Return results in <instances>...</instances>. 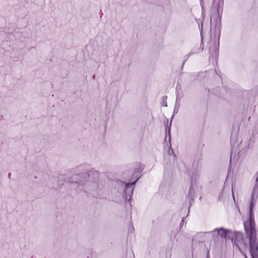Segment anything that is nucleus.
<instances>
[{
	"label": "nucleus",
	"instance_id": "19",
	"mask_svg": "<svg viewBox=\"0 0 258 258\" xmlns=\"http://www.w3.org/2000/svg\"><path fill=\"white\" fill-rule=\"evenodd\" d=\"M170 128H169L168 129V133H169V138H170Z\"/></svg>",
	"mask_w": 258,
	"mask_h": 258
},
{
	"label": "nucleus",
	"instance_id": "13",
	"mask_svg": "<svg viewBox=\"0 0 258 258\" xmlns=\"http://www.w3.org/2000/svg\"><path fill=\"white\" fill-rule=\"evenodd\" d=\"M255 196H256V194H254V192H252V194H251V198H250V202H252V203H254V197H255Z\"/></svg>",
	"mask_w": 258,
	"mask_h": 258
},
{
	"label": "nucleus",
	"instance_id": "4",
	"mask_svg": "<svg viewBox=\"0 0 258 258\" xmlns=\"http://www.w3.org/2000/svg\"><path fill=\"white\" fill-rule=\"evenodd\" d=\"M215 232H217V235H220L222 238H224L225 240L227 239L228 234L232 232V231L230 230L225 229L223 227L215 228L212 231H211V232L213 233ZM208 233H211V232H208Z\"/></svg>",
	"mask_w": 258,
	"mask_h": 258
},
{
	"label": "nucleus",
	"instance_id": "21",
	"mask_svg": "<svg viewBox=\"0 0 258 258\" xmlns=\"http://www.w3.org/2000/svg\"><path fill=\"white\" fill-rule=\"evenodd\" d=\"M243 255L245 258H248V257L246 256V255L245 253H244Z\"/></svg>",
	"mask_w": 258,
	"mask_h": 258
},
{
	"label": "nucleus",
	"instance_id": "5",
	"mask_svg": "<svg viewBox=\"0 0 258 258\" xmlns=\"http://www.w3.org/2000/svg\"><path fill=\"white\" fill-rule=\"evenodd\" d=\"M195 183L196 182L194 180H191L190 186L189 188L188 195H187L190 204H191V202H194L195 191L196 190L194 189V185L193 184H195Z\"/></svg>",
	"mask_w": 258,
	"mask_h": 258
},
{
	"label": "nucleus",
	"instance_id": "1",
	"mask_svg": "<svg viewBox=\"0 0 258 258\" xmlns=\"http://www.w3.org/2000/svg\"><path fill=\"white\" fill-rule=\"evenodd\" d=\"M139 179L140 178H137L135 181L130 182H124L119 179H118L117 181V183L120 184L121 187L123 188L122 196L124 198L126 203L129 204L131 206H132L131 200L134 190L136 183Z\"/></svg>",
	"mask_w": 258,
	"mask_h": 258
},
{
	"label": "nucleus",
	"instance_id": "9",
	"mask_svg": "<svg viewBox=\"0 0 258 258\" xmlns=\"http://www.w3.org/2000/svg\"><path fill=\"white\" fill-rule=\"evenodd\" d=\"M191 180H194L195 184H194V189L197 190L200 189L201 187L199 186V178H191Z\"/></svg>",
	"mask_w": 258,
	"mask_h": 258
},
{
	"label": "nucleus",
	"instance_id": "8",
	"mask_svg": "<svg viewBox=\"0 0 258 258\" xmlns=\"http://www.w3.org/2000/svg\"><path fill=\"white\" fill-rule=\"evenodd\" d=\"M220 4H221V5H223V2H222L221 0H214V6L215 8H216L218 12H219L220 9Z\"/></svg>",
	"mask_w": 258,
	"mask_h": 258
},
{
	"label": "nucleus",
	"instance_id": "18",
	"mask_svg": "<svg viewBox=\"0 0 258 258\" xmlns=\"http://www.w3.org/2000/svg\"><path fill=\"white\" fill-rule=\"evenodd\" d=\"M143 167H142L141 166V167H140V168L139 172H141V171L143 170Z\"/></svg>",
	"mask_w": 258,
	"mask_h": 258
},
{
	"label": "nucleus",
	"instance_id": "10",
	"mask_svg": "<svg viewBox=\"0 0 258 258\" xmlns=\"http://www.w3.org/2000/svg\"><path fill=\"white\" fill-rule=\"evenodd\" d=\"M252 192L256 194V196L258 195V178H256L255 183L253 188Z\"/></svg>",
	"mask_w": 258,
	"mask_h": 258
},
{
	"label": "nucleus",
	"instance_id": "7",
	"mask_svg": "<svg viewBox=\"0 0 258 258\" xmlns=\"http://www.w3.org/2000/svg\"><path fill=\"white\" fill-rule=\"evenodd\" d=\"M253 208L254 203L250 202L249 206V217L254 218Z\"/></svg>",
	"mask_w": 258,
	"mask_h": 258
},
{
	"label": "nucleus",
	"instance_id": "3",
	"mask_svg": "<svg viewBox=\"0 0 258 258\" xmlns=\"http://www.w3.org/2000/svg\"><path fill=\"white\" fill-rule=\"evenodd\" d=\"M249 253L251 258H258V244L256 240L249 242Z\"/></svg>",
	"mask_w": 258,
	"mask_h": 258
},
{
	"label": "nucleus",
	"instance_id": "20",
	"mask_svg": "<svg viewBox=\"0 0 258 258\" xmlns=\"http://www.w3.org/2000/svg\"><path fill=\"white\" fill-rule=\"evenodd\" d=\"M229 179V178H226V180H225V184L226 183V182L228 181V179Z\"/></svg>",
	"mask_w": 258,
	"mask_h": 258
},
{
	"label": "nucleus",
	"instance_id": "17",
	"mask_svg": "<svg viewBox=\"0 0 258 258\" xmlns=\"http://www.w3.org/2000/svg\"><path fill=\"white\" fill-rule=\"evenodd\" d=\"M73 182L74 184H75V185H77L78 184V182L77 181H75V182L73 181Z\"/></svg>",
	"mask_w": 258,
	"mask_h": 258
},
{
	"label": "nucleus",
	"instance_id": "15",
	"mask_svg": "<svg viewBox=\"0 0 258 258\" xmlns=\"http://www.w3.org/2000/svg\"><path fill=\"white\" fill-rule=\"evenodd\" d=\"M206 258H210V253L209 250L207 251Z\"/></svg>",
	"mask_w": 258,
	"mask_h": 258
},
{
	"label": "nucleus",
	"instance_id": "11",
	"mask_svg": "<svg viewBox=\"0 0 258 258\" xmlns=\"http://www.w3.org/2000/svg\"><path fill=\"white\" fill-rule=\"evenodd\" d=\"M88 176H98V173L96 171H89L88 173Z\"/></svg>",
	"mask_w": 258,
	"mask_h": 258
},
{
	"label": "nucleus",
	"instance_id": "14",
	"mask_svg": "<svg viewBox=\"0 0 258 258\" xmlns=\"http://www.w3.org/2000/svg\"><path fill=\"white\" fill-rule=\"evenodd\" d=\"M186 218L185 217H183L182 220H181V222L180 223V227H182L183 224H184V219H185Z\"/></svg>",
	"mask_w": 258,
	"mask_h": 258
},
{
	"label": "nucleus",
	"instance_id": "16",
	"mask_svg": "<svg viewBox=\"0 0 258 258\" xmlns=\"http://www.w3.org/2000/svg\"><path fill=\"white\" fill-rule=\"evenodd\" d=\"M134 231V227H133L131 229H130V231H131V232H132Z\"/></svg>",
	"mask_w": 258,
	"mask_h": 258
},
{
	"label": "nucleus",
	"instance_id": "2",
	"mask_svg": "<svg viewBox=\"0 0 258 258\" xmlns=\"http://www.w3.org/2000/svg\"><path fill=\"white\" fill-rule=\"evenodd\" d=\"M244 229L248 239L249 242H254L256 239L255 224L254 218L249 217L248 219L243 223Z\"/></svg>",
	"mask_w": 258,
	"mask_h": 258
},
{
	"label": "nucleus",
	"instance_id": "12",
	"mask_svg": "<svg viewBox=\"0 0 258 258\" xmlns=\"http://www.w3.org/2000/svg\"><path fill=\"white\" fill-rule=\"evenodd\" d=\"M167 99L166 96H163L162 97V105L164 106H167V103L165 102L166 100Z\"/></svg>",
	"mask_w": 258,
	"mask_h": 258
},
{
	"label": "nucleus",
	"instance_id": "22",
	"mask_svg": "<svg viewBox=\"0 0 258 258\" xmlns=\"http://www.w3.org/2000/svg\"><path fill=\"white\" fill-rule=\"evenodd\" d=\"M233 181H232V189H233Z\"/></svg>",
	"mask_w": 258,
	"mask_h": 258
},
{
	"label": "nucleus",
	"instance_id": "6",
	"mask_svg": "<svg viewBox=\"0 0 258 258\" xmlns=\"http://www.w3.org/2000/svg\"><path fill=\"white\" fill-rule=\"evenodd\" d=\"M234 238L236 241H242L243 243L244 246L245 247H247V244L244 242L243 238V234H242V232L235 231L234 232Z\"/></svg>",
	"mask_w": 258,
	"mask_h": 258
}]
</instances>
